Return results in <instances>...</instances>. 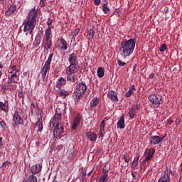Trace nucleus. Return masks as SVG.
Instances as JSON below:
<instances>
[{
	"mask_svg": "<svg viewBox=\"0 0 182 182\" xmlns=\"http://www.w3.org/2000/svg\"><path fill=\"white\" fill-rule=\"evenodd\" d=\"M134 48H136V41H134V39L130 38L126 41H122L119 46L121 58L123 59L129 58V56L133 53Z\"/></svg>",
	"mask_w": 182,
	"mask_h": 182,
	"instance_id": "2",
	"label": "nucleus"
},
{
	"mask_svg": "<svg viewBox=\"0 0 182 182\" xmlns=\"http://www.w3.org/2000/svg\"><path fill=\"white\" fill-rule=\"evenodd\" d=\"M123 159L125 163H129L130 161V156L127 153L124 154Z\"/></svg>",
	"mask_w": 182,
	"mask_h": 182,
	"instance_id": "37",
	"label": "nucleus"
},
{
	"mask_svg": "<svg viewBox=\"0 0 182 182\" xmlns=\"http://www.w3.org/2000/svg\"><path fill=\"white\" fill-rule=\"evenodd\" d=\"M166 136H151V140H150V144H159V143H161V141H163V139L165 138Z\"/></svg>",
	"mask_w": 182,
	"mask_h": 182,
	"instance_id": "10",
	"label": "nucleus"
},
{
	"mask_svg": "<svg viewBox=\"0 0 182 182\" xmlns=\"http://www.w3.org/2000/svg\"><path fill=\"white\" fill-rule=\"evenodd\" d=\"M80 177L82 178V181H83V180H85V178L86 177V169L85 168H82Z\"/></svg>",
	"mask_w": 182,
	"mask_h": 182,
	"instance_id": "36",
	"label": "nucleus"
},
{
	"mask_svg": "<svg viewBox=\"0 0 182 182\" xmlns=\"http://www.w3.org/2000/svg\"><path fill=\"white\" fill-rule=\"evenodd\" d=\"M67 75H74V73H77L79 72V65L78 64H70L66 68Z\"/></svg>",
	"mask_w": 182,
	"mask_h": 182,
	"instance_id": "7",
	"label": "nucleus"
},
{
	"mask_svg": "<svg viewBox=\"0 0 182 182\" xmlns=\"http://www.w3.org/2000/svg\"><path fill=\"white\" fill-rule=\"evenodd\" d=\"M106 121L102 120L100 125V136H102L103 137L104 134H105V127L106 126V124H105Z\"/></svg>",
	"mask_w": 182,
	"mask_h": 182,
	"instance_id": "24",
	"label": "nucleus"
},
{
	"mask_svg": "<svg viewBox=\"0 0 182 182\" xmlns=\"http://www.w3.org/2000/svg\"><path fill=\"white\" fill-rule=\"evenodd\" d=\"M172 176H173V177H178V173H177L176 172H172Z\"/></svg>",
	"mask_w": 182,
	"mask_h": 182,
	"instance_id": "58",
	"label": "nucleus"
},
{
	"mask_svg": "<svg viewBox=\"0 0 182 182\" xmlns=\"http://www.w3.org/2000/svg\"><path fill=\"white\" fill-rule=\"evenodd\" d=\"M82 119V116L80 114H77L75 117V121L72 125L73 130H76V127L80 124V120Z\"/></svg>",
	"mask_w": 182,
	"mask_h": 182,
	"instance_id": "15",
	"label": "nucleus"
},
{
	"mask_svg": "<svg viewBox=\"0 0 182 182\" xmlns=\"http://www.w3.org/2000/svg\"><path fill=\"white\" fill-rule=\"evenodd\" d=\"M50 127H55L56 132H58L60 134L65 133L63 124H62V112H58V109L55 110L53 118L50 121Z\"/></svg>",
	"mask_w": 182,
	"mask_h": 182,
	"instance_id": "3",
	"label": "nucleus"
},
{
	"mask_svg": "<svg viewBox=\"0 0 182 182\" xmlns=\"http://www.w3.org/2000/svg\"><path fill=\"white\" fill-rule=\"evenodd\" d=\"M170 171L166 169L157 182H170Z\"/></svg>",
	"mask_w": 182,
	"mask_h": 182,
	"instance_id": "8",
	"label": "nucleus"
},
{
	"mask_svg": "<svg viewBox=\"0 0 182 182\" xmlns=\"http://www.w3.org/2000/svg\"><path fill=\"white\" fill-rule=\"evenodd\" d=\"M176 124H180L181 123V119H176L175 121Z\"/></svg>",
	"mask_w": 182,
	"mask_h": 182,
	"instance_id": "55",
	"label": "nucleus"
},
{
	"mask_svg": "<svg viewBox=\"0 0 182 182\" xmlns=\"http://www.w3.org/2000/svg\"><path fill=\"white\" fill-rule=\"evenodd\" d=\"M100 1H101V0H95L94 4L96 6H99V5H100Z\"/></svg>",
	"mask_w": 182,
	"mask_h": 182,
	"instance_id": "52",
	"label": "nucleus"
},
{
	"mask_svg": "<svg viewBox=\"0 0 182 182\" xmlns=\"http://www.w3.org/2000/svg\"><path fill=\"white\" fill-rule=\"evenodd\" d=\"M92 173H93V170L90 171L87 173L88 177H90V176H92Z\"/></svg>",
	"mask_w": 182,
	"mask_h": 182,
	"instance_id": "62",
	"label": "nucleus"
},
{
	"mask_svg": "<svg viewBox=\"0 0 182 182\" xmlns=\"http://www.w3.org/2000/svg\"><path fill=\"white\" fill-rule=\"evenodd\" d=\"M102 173L106 174V173H109V170L103 168L102 169Z\"/></svg>",
	"mask_w": 182,
	"mask_h": 182,
	"instance_id": "61",
	"label": "nucleus"
},
{
	"mask_svg": "<svg viewBox=\"0 0 182 182\" xmlns=\"http://www.w3.org/2000/svg\"><path fill=\"white\" fill-rule=\"evenodd\" d=\"M2 146V137H0V147Z\"/></svg>",
	"mask_w": 182,
	"mask_h": 182,
	"instance_id": "63",
	"label": "nucleus"
},
{
	"mask_svg": "<svg viewBox=\"0 0 182 182\" xmlns=\"http://www.w3.org/2000/svg\"><path fill=\"white\" fill-rule=\"evenodd\" d=\"M167 49V45L166 44H162L159 48L160 52H164Z\"/></svg>",
	"mask_w": 182,
	"mask_h": 182,
	"instance_id": "43",
	"label": "nucleus"
},
{
	"mask_svg": "<svg viewBox=\"0 0 182 182\" xmlns=\"http://www.w3.org/2000/svg\"><path fill=\"white\" fill-rule=\"evenodd\" d=\"M0 125L2 129H6V124L5 123L4 121L0 122Z\"/></svg>",
	"mask_w": 182,
	"mask_h": 182,
	"instance_id": "48",
	"label": "nucleus"
},
{
	"mask_svg": "<svg viewBox=\"0 0 182 182\" xmlns=\"http://www.w3.org/2000/svg\"><path fill=\"white\" fill-rule=\"evenodd\" d=\"M107 178H109V174L105 173L100 178L98 182H107Z\"/></svg>",
	"mask_w": 182,
	"mask_h": 182,
	"instance_id": "34",
	"label": "nucleus"
},
{
	"mask_svg": "<svg viewBox=\"0 0 182 182\" xmlns=\"http://www.w3.org/2000/svg\"><path fill=\"white\" fill-rule=\"evenodd\" d=\"M17 72H19V70L16 68V65L11 66V71L10 72V73L16 74Z\"/></svg>",
	"mask_w": 182,
	"mask_h": 182,
	"instance_id": "39",
	"label": "nucleus"
},
{
	"mask_svg": "<svg viewBox=\"0 0 182 182\" xmlns=\"http://www.w3.org/2000/svg\"><path fill=\"white\" fill-rule=\"evenodd\" d=\"M117 127L124 129V117L122 115L117 122Z\"/></svg>",
	"mask_w": 182,
	"mask_h": 182,
	"instance_id": "22",
	"label": "nucleus"
},
{
	"mask_svg": "<svg viewBox=\"0 0 182 182\" xmlns=\"http://www.w3.org/2000/svg\"><path fill=\"white\" fill-rule=\"evenodd\" d=\"M35 107H36L35 103L32 102L31 106V110H33V109H35Z\"/></svg>",
	"mask_w": 182,
	"mask_h": 182,
	"instance_id": "57",
	"label": "nucleus"
},
{
	"mask_svg": "<svg viewBox=\"0 0 182 182\" xmlns=\"http://www.w3.org/2000/svg\"><path fill=\"white\" fill-rule=\"evenodd\" d=\"M36 113L37 116H40L42 114V112L41 111V108H39V107H36Z\"/></svg>",
	"mask_w": 182,
	"mask_h": 182,
	"instance_id": "44",
	"label": "nucleus"
},
{
	"mask_svg": "<svg viewBox=\"0 0 182 182\" xmlns=\"http://www.w3.org/2000/svg\"><path fill=\"white\" fill-rule=\"evenodd\" d=\"M117 63L119 66H126V63L125 62H122L120 60H117Z\"/></svg>",
	"mask_w": 182,
	"mask_h": 182,
	"instance_id": "46",
	"label": "nucleus"
},
{
	"mask_svg": "<svg viewBox=\"0 0 182 182\" xmlns=\"http://www.w3.org/2000/svg\"><path fill=\"white\" fill-rule=\"evenodd\" d=\"M107 96L112 102H114V103H117L119 102V97H117V93L114 91H109L107 94Z\"/></svg>",
	"mask_w": 182,
	"mask_h": 182,
	"instance_id": "12",
	"label": "nucleus"
},
{
	"mask_svg": "<svg viewBox=\"0 0 182 182\" xmlns=\"http://www.w3.org/2000/svg\"><path fill=\"white\" fill-rule=\"evenodd\" d=\"M52 58H53V53L49 55L48 60L46 61L44 64L46 66H48L50 68V62H52Z\"/></svg>",
	"mask_w": 182,
	"mask_h": 182,
	"instance_id": "32",
	"label": "nucleus"
},
{
	"mask_svg": "<svg viewBox=\"0 0 182 182\" xmlns=\"http://www.w3.org/2000/svg\"><path fill=\"white\" fill-rule=\"evenodd\" d=\"M59 96L63 97V99H66V96H69V92L62 90L58 92Z\"/></svg>",
	"mask_w": 182,
	"mask_h": 182,
	"instance_id": "27",
	"label": "nucleus"
},
{
	"mask_svg": "<svg viewBox=\"0 0 182 182\" xmlns=\"http://www.w3.org/2000/svg\"><path fill=\"white\" fill-rule=\"evenodd\" d=\"M7 85H11V82H9V81L6 82L1 86V89H3V90H6V89H9V87H8Z\"/></svg>",
	"mask_w": 182,
	"mask_h": 182,
	"instance_id": "42",
	"label": "nucleus"
},
{
	"mask_svg": "<svg viewBox=\"0 0 182 182\" xmlns=\"http://www.w3.org/2000/svg\"><path fill=\"white\" fill-rule=\"evenodd\" d=\"M65 85H66V79L63 78V77H60L57 82L56 87L60 89V87Z\"/></svg>",
	"mask_w": 182,
	"mask_h": 182,
	"instance_id": "19",
	"label": "nucleus"
},
{
	"mask_svg": "<svg viewBox=\"0 0 182 182\" xmlns=\"http://www.w3.org/2000/svg\"><path fill=\"white\" fill-rule=\"evenodd\" d=\"M86 90H87V87L84 82H80L76 85L75 93L78 100H80L83 97V95L86 93Z\"/></svg>",
	"mask_w": 182,
	"mask_h": 182,
	"instance_id": "6",
	"label": "nucleus"
},
{
	"mask_svg": "<svg viewBox=\"0 0 182 182\" xmlns=\"http://www.w3.org/2000/svg\"><path fill=\"white\" fill-rule=\"evenodd\" d=\"M47 25L48 26V28H51V27H50V25H52V20H49V21L47 22Z\"/></svg>",
	"mask_w": 182,
	"mask_h": 182,
	"instance_id": "56",
	"label": "nucleus"
},
{
	"mask_svg": "<svg viewBox=\"0 0 182 182\" xmlns=\"http://www.w3.org/2000/svg\"><path fill=\"white\" fill-rule=\"evenodd\" d=\"M87 38L89 41H92V39L95 38V30H93L92 28L88 30L87 33Z\"/></svg>",
	"mask_w": 182,
	"mask_h": 182,
	"instance_id": "23",
	"label": "nucleus"
},
{
	"mask_svg": "<svg viewBox=\"0 0 182 182\" xmlns=\"http://www.w3.org/2000/svg\"><path fill=\"white\" fill-rule=\"evenodd\" d=\"M149 100L151 103V107H154V109H157L159 107L160 105L163 103V96L160 95L152 94L149 95Z\"/></svg>",
	"mask_w": 182,
	"mask_h": 182,
	"instance_id": "5",
	"label": "nucleus"
},
{
	"mask_svg": "<svg viewBox=\"0 0 182 182\" xmlns=\"http://www.w3.org/2000/svg\"><path fill=\"white\" fill-rule=\"evenodd\" d=\"M152 155H150V154H148V155L146 156L144 161H149L150 160H151L152 159Z\"/></svg>",
	"mask_w": 182,
	"mask_h": 182,
	"instance_id": "45",
	"label": "nucleus"
},
{
	"mask_svg": "<svg viewBox=\"0 0 182 182\" xmlns=\"http://www.w3.org/2000/svg\"><path fill=\"white\" fill-rule=\"evenodd\" d=\"M9 164V162L8 161H6L2 164L1 167H5V166H8Z\"/></svg>",
	"mask_w": 182,
	"mask_h": 182,
	"instance_id": "54",
	"label": "nucleus"
},
{
	"mask_svg": "<svg viewBox=\"0 0 182 182\" xmlns=\"http://www.w3.org/2000/svg\"><path fill=\"white\" fill-rule=\"evenodd\" d=\"M154 153H156V149H149V151L148 154L153 156V154H154Z\"/></svg>",
	"mask_w": 182,
	"mask_h": 182,
	"instance_id": "50",
	"label": "nucleus"
},
{
	"mask_svg": "<svg viewBox=\"0 0 182 182\" xmlns=\"http://www.w3.org/2000/svg\"><path fill=\"white\" fill-rule=\"evenodd\" d=\"M139 109L140 106L139 105V102H137L136 105L132 107L129 112L130 119H134V117H136V113L139 112Z\"/></svg>",
	"mask_w": 182,
	"mask_h": 182,
	"instance_id": "9",
	"label": "nucleus"
},
{
	"mask_svg": "<svg viewBox=\"0 0 182 182\" xmlns=\"http://www.w3.org/2000/svg\"><path fill=\"white\" fill-rule=\"evenodd\" d=\"M86 136L87 139L90 140V141H96V140L97 139V134L91 132H87L86 133Z\"/></svg>",
	"mask_w": 182,
	"mask_h": 182,
	"instance_id": "17",
	"label": "nucleus"
},
{
	"mask_svg": "<svg viewBox=\"0 0 182 182\" xmlns=\"http://www.w3.org/2000/svg\"><path fill=\"white\" fill-rule=\"evenodd\" d=\"M14 122H15V124H23V119H22V117L19 115V112L14 113Z\"/></svg>",
	"mask_w": 182,
	"mask_h": 182,
	"instance_id": "14",
	"label": "nucleus"
},
{
	"mask_svg": "<svg viewBox=\"0 0 182 182\" xmlns=\"http://www.w3.org/2000/svg\"><path fill=\"white\" fill-rule=\"evenodd\" d=\"M79 32H80V29L76 28L73 32V38L75 39L77 36L79 35Z\"/></svg>",
	"mask_w": 182,
	"mask_h": 182,
	"instance_id": "40",
	"label": "nucleus"
},
{
	"mask_svg": "<svg viewBox=\"0 0 182 182\" xmlns=\"http://www.w3.org/2000/svg\"><path fill=\"white\" fill-rule=\"evenodd\" d=\"M68 62L70 65H78L77 57L75 53L69 55Z\"/></svg>",
	"mask_w": 182,
	"mask_h": 182,
	"instance_id": "11",
	"label": "nucleus"
},
{
	"mask_svg": "<svg viewBox=\"0 0 182 182\" xmlns=\"http://www.w3.org/2000/svg\"><path fill=\"white\" fill-rule=\"evenodd\" d=\"M52 27H48L45 31V38H43V46L44 49H50L52 48Z\"/></svg>",
	"mask_w": 182,
	"mask_h": 182,
	"instance_id": "4",
	"label": "nucleus"
},
{
	"mask_svg": "<svg viewBox=\"0 0 182 182\" xmlns=\"http://www.w3.org/2000/svg\"><path fill=\"white\" fill-rule=\"evenodd\" d=\"M26 182H38V178L34 175H30L26 179Z\"/></svg>",
	"mask_w": 182,
	"mask_h": 182,
	"instance_id": "30",
	"label": "nucleus"
},
{
	"mask_svg": "<svg viewBox=\"0 0 182 182\" xmlns=\"http://www.w3.org/2000/svg\"><path fill=\"white\" fill-rule=\"evenodd\" d=\"M36 45H39L41 43V37H36L35 39Z\"/></svg>",
	"mask_w": 182,
	"mask_h": 182,
	"instance_id": "49",
	"label": "nucleus"
},
{
	"mask_svg": "<svg viewBox=\"0 0 182 182\" xmlns=\"http://www.w3.org/2000/svg\"><path fill=\"white\" fill-rule=\"evenodd\" d=\"M18 97H20L21 99H22V100H23V97H25V92L19 90H18Z\"/></svg>",
	"mask_w": 182,
	"mask_h": 182,
	"instance_id": "41",
	"label": "nucleus"
},
{
	"mask_svg": "<svg viewBox=\"0 0 182 182\" xmlns=\"http://www.w3.org/2000/svg\"><path fill=\"white\" fill-rule=\"evenodd\" d=\"M97 75L99 77H103V76H105V68L99 67L97 69Z\"/></svg>",
	"mask_w": 182,
	"mask_h": 182,
	"instance_id": "29",
	"label": "nucleus"
},
{
	"mask_svg": "<svg viewBox=\"0 0 182 182\" xmlns=\"http://www.w3.org/2000/svg\"><path fill=\"white\" fill-rule=\"evenodd\" d=\"M107 1H105V3L102 4V11L104 14H110V9L107 6Z\"/></svg>",
	"mask_w": 182,
	"mask_h": 182,
	"instance_id": "26",
	"label": "nucleus"
},
{
	"mask_svg": "<svg viewBox=\"0 0 182 182\" xmlns=\"http://www.w3.org/2000/svg\"><path fill=\"white\" fill-rule=\"evenodd\" d=\"M132 92H130V91H128L127 92L125 93V96L127 97H130V96H132Z\"/></svg>",
	"mask_w": 182,
	"mask_h": 182,
	"instance_id": "53",
	"label": "nucleus"
},
{
	"mask_svg": "<svg viewBox=\"0 0 182 182\" xmlns=\"http://www.w3.org/2000/svg\"><path fill=\"white\" fill-rule=\"evenodd\" d=\"M16 11V6L12 5L5 12V16H11V15H14V14H15Z\"/></svg>",
	"mask_w": 182,
	"mask_h": 182,
	"instance_id": "18",
	"label": "nucleus"
},
{
	"mask_svg": "<svg viewBox=\"0 0 182 182\" xmlns=\"http://www.w3.org/2000/svg\"><path fill=\"white\" fill-rule=\"evenodd\" d=\"M40 5L41 6H45V2L43 1V0H41Z\"/></svg>",
	"mask_w": 182,
	"mask_h": 182,
	"instance_id": "59",
	"label": "nucleus"
},
{
	"mask_svg": "<svg viewBox=\"0 0 182 182\" xmlns=\"http://www.w3.org/2000/svg\"><path fill=\"white\" fill-rule=\"evenodd\" d=\"M36 21H38V11L35 7L32 9L28 14V16L23 23V32H28L29 35L33 33V29L36 26Z\"/></svg>",
	"mask_w": 182,
	"mask_h": 182,
	"instance_id": "1",
	"label": "nucleus"
},
{
	"mask_svg": "<svg viewBox=\"0 0 182 182\" xmlns=\"http://www.w3.org/2000/svg\"><path fill=\"white\" fill-rule=\"evenodd\" d=\"M67 82H75V75H73L72 74L68 75Z\"/></svg>",
	"mask_w": 182,
	"mask_h": 182,
	"instance_id": "35",
	"label": "nucleus"
},
{
	"mask_svg": "<svg viewBox=\"0 0 182 182\" xmlns=\"http://www.w3.org/2000/svg\"><path fill=\"white\" fill-rule=\"evenodd\" d=\"M51 149H55V150H58L59 151V150H62V149H63V145L59 144L55 146L53 144H52Z\"/></svg>",
	"mask_w": 182,
	"mask_h": 182,
	"instance_id": "38",
	"label": "nucleus"
},
{
	"mask_svg": "<svg viewBox=\"0 0 182 182\" xmlns=\"http://www.w3.org/2000/svg\"><path fill=\"white\" fill-rule=\"evenodd\" d=\"M173 119H171V118H169V119H168V120H167V124H169V126H171V124H173Z\"/></svg>",
	"mask_w": 182,
	"mask_h": 182,
	"instance_id": "51",
	"label": "nucleus"
},
{
	"mask_svg": "<svg viewBox=\"0 0 182 182\" xmlns=\"http://www.w3.org/2000/svg\"><path fill=\"white\" fill-rule=\"evenodd\" d=\"M0 109L6 112L9 111V107L6 105V103H4L2 102H0Z\"/></svg>",
	"mask_w": 182,
	"mask_h": 182,
	"instance_id": "28",
	"label": "nucleus"
},
{
	"mask_svg": "<svg viewBox=\"0 0 182 182\" xmlns=\"http://www.w3.org/2000/svg\"><path fill=\"white\" fill-rule=\"evenodd\" d=\"M133 90H136V87H134V85H133L130 87L128 92H129L130 93H132L133 95Z\"/></svg>",
	"mask_w": 182,
	"mask_h": 182,
	"instance_id": "47",
	"label": "nucleus"
},
{
	"mask_svg": "<svg viewBox=\"0 0 182 182\" xmlns=\"http://www.w3.org/2000/svg\"><path fill=\"white\" fill-rule=\"evenodd\" d=\"M99 105V99L97 98H93L90 102V106L91 107H96Z\"/></svg>",
	"mask_w": 182,
	"mask_h": 182,
	"instance_id": "31",
	"label": "nucleus"
},
{
	"mask_svg": "<svg viewBox=\"0 0 182 182\" xmlns=\"http://www.w3.org/2000/svg\"><path fill=\"white\" fill-rule=\"evenodd\" d=\"M9 83L11 85V83H18V82L16 81V80L18 79V75H16V73H14V74H11V75L10 76V77H9Z\"/></svg>",
	"mask_w": 182,
	"mask_h": 182,
	"instance_id": "21",
	"label": "nucleus"
},
{
	"mask_svg": "<svg viewBox=\"0 0 182 182\" xmlns=\"http://www.w3.org/2000/svg\"><path fill=\"white\" fill-rule=\"evenodd\" d=\"M31 170L32 174H38V173H41L42 171V164L32 166Z\"/></svg>",
	"mask_w": 182,
	"mask_h": 182,
	"instance_id": "13",
	"label": "nucleus"
},
{
	"mask_svg": "<svg viewBox=\"0 0 182 182\" xmlns=\"http://www.w3.org/2000/svg\"><path fill=\"white\" fill-rule=\"evenodd\" d=\"M139 156H137L136 159H135L132 161V168H136V167L139 166Z\"/></svg>",
	"mask_w": 182,
	"mask_h": 182,
	"instance_id": "33",
	"label": "nucleus"
},
{
	"mask_svg": "<svg viewBox=\"0 0 182 182\" xmlns=\"http://www.w3.org/2000/svg\"><path fill=\"white\" fill-rule=\"evenodd\" d=\"M132 177L134 178V177H136V173H135L134 172H132Z\"/></svg>",
	"mask_w": 182,
	"mask_h": 182,
	"instance_id": "64",
	"label": "nucleus"
},
{
	"mask_svg": "<svg viewBox=\"0 0 182 182\" xmlns=\"http://www.w3.org/2000/svg\"><path fill=\"white\" fill-rule=\"evenodd\" d=\"M155 76V74L154 73H151L150 75H149V79H153V77H154Z\"/></svg>",
	"mask_w": 182,
	"mask_h": 182,
	"instance_id": "60",
	"label": "nucleus"
},
{
	"mask_svg": "<svg viewBox=\"0 0 182 182\" xmlns=\"http://www.w3.org/2000/svg\"><path fill=\"white\" fill-rule=\"evenodd\" d=\"M60 42L62 45L60 46V49L61 50H68V42L63 38H60Z\"/></svg>",
	"mask_w": 182,
	"mask_h": 182,
	"instance_id": "20",
	"label": "nucleus"
},
{
	"mask_svg": "<svg viewBox=\"0 0 182 182\" xmlns=\"http://www.w3.org/2000/svg\"><path fill=\"white\" fill-rule=\"evenodd\" d=\"M36 124L38 126V132H42L43 130V124L42 122V116L38 118V122H36Z\"/></svg>",
	"mask_w": 182,
	"mask_h": 182,
	"instance_id": "25",
	"label": "nucleus"
},
{
	"mask_svg": "<svg viewBox=\"0 0 182 182\" xmlns=\"http://www.w3.org/2000/svg\"><path fill=\"white\" fill-rule=\"evenodd\" d=\"M50 70V67H49L48 65H43V67L41 69V77H42L43 80H44V82H45V80H46V75H47L48 70Z\"/></svg>",
	"mask_w": 182,
	"mask_h": 182,
	"instance_id": "16",
	"label": "nucleus"
}]
</instances>
